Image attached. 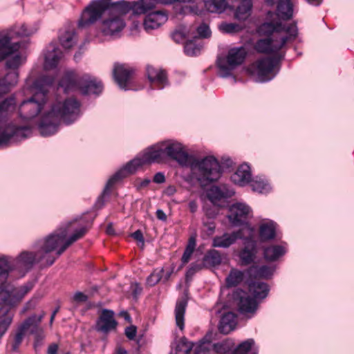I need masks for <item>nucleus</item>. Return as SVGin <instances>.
<instances>
[{"label": "nucleus", "mask_w": 354, "mask_h": 354, "mask_svg": "<svg viewBox=\"0 0 354 354\" xmlns=\"http://www.w3.org/2000/svg\"><path fill=\"white\" fill-rule=\"evenodd\" d=\"M80 103L75 97L56 100L42 118L39 132L44 136L55 133L61 121L66 124L74 122L80 114Z\"/></svg>", "instance_id": "obj_1"}, {"label": "nucleus", "mask_w": 354, "mask_h": 354, "mask_svg": "<svg viewBox=\"0 0 354 354\" xmlns=\"http://www.w3.org/2000/svg\"><path fill=\"white\" fill-rule=\"evenodd\" d=\"M86 227L76 230L65 241L67 235L66 229H59L55 233L49 235L42 243L39 250L41 255L39 261H44V265L51 266L59 256H60L71 245L82 238L87 232Z\"/></svg>", "instance_id": "obj_2"}, {"label": "nucleus", "mask_w": 354, "mask_h": 354, "mask_svg": "<svg viewBox=\"0 0 354 354\" xmlns=\"http://www.w3.org/2000/svg\"><path fill=\"white\" fill-rule=\"evenodd\" d=\"M261 30L270 34V37L259 40L255 48L258 52L268 54L277 53L288 40L294 39L297 35L295 24L286 26L281 23H264Z\"/></svg>", "instance_id": "obj_3"}, {"label": "nucleus", "mask_w": 354, "mask_h": 354, "mask_svg": "<svg viewBox=\"0 0 354 354\" xmlns=\"http://www.w3.org/2000/svg\"><path fill=\"white\" fill-rule=\"evenodd\" d=\"M10 266L8 261L3 257L0 258V304L1 306L8 308L10 311L11 308L19 305L24 297L32 289V284L28 283L21 286H15L14 285L6 283V281L8 277Z\"/></svg>", "instance_id": "obj_4"}, {"label": "nucleus", "mask_w": 354, "mask_h": 354, "mask_svg": "<svg viewBox=\"0 0 354 354\" xmlns=\"http://www.w3.org/2000/svg\"><path fill=\"white\" fill-rule=\"evenodd\" d=\"M166 160L164 142H159L147 149L142 158H136L128 162L122 169L114 174L107 182L102 195H105L110 188L119 180L133 174L139 167L152 162H163Z\"/></svg>", "instance_id": "obj_5"}, {"label": "nucleus", "mask_w": 354, "mask_h": 354, "mask_svg": "<svg viewBox=\"0 0 354 354\" xmlns=\"http://www.w3.org/2000/svg\"><path fill=\"white\" fill-rule=\"evenodd\" d=\"M53 82L54 78L50 76L41 77L35 82L32 96L23 101L19 106V112L21 118L30 120L41 111L47 101L48 88Z\"/></svg>", "instance_id": "obj_6"}, {"label": "nucleus", "mask_w": 354, "mask_h": 354, "mask_svg": "<svg viewBox=\"0 0 354 354\" xmlns=\"http://www.w3.org/2000/svg\"><path fill=\"white\" fill-rule=\"evenodd\" d=\"M59 86L64 88L65 92L80 90L83 94H99L102 92V84L96 79L88 75L78 77L73 72L64 74L59 83Z\"/></svg>", "instance_id": "obj_7"}, {"label": "nucleus", "mask_w": 354, "mask_h": 354, "mask_svg": "<svg viewBox=\"0 0 354 354\" xmlns=\"http://www.w3.org/2000/svg\"><path fill=\"white\" fill-rule=\"evenodd\" d=\"M191 169L201 185L217 180L221 176V167L218 160L214 156H207L203 159L191 160Z\"/></svg>", "instance_id": "obj_8"}, {"label": "nucleus", "mask_w": 354, "mask_h": 354, "mask_svg": "<svg viewBox=\"0 0 354 354\" xmlns=\"http://www.w3.org/2000/svg\"><path fill=\"white\" fill-rule=\"evenodd\" d=\"M281 58L282 55L277 54L273 57L259 59L251 65L250 72L259 82L270 80L274 77V68Z\"/></svg>", "instance_id": "obj_9"}, {"label": "nucleus", "mask_w": 354, "mask_h": 354, "mask_svg": "<svg viewBox=\"0 0 354 354\" xmlns=\"http://www.w3.org/2000/svg\"><path fill=\"white\" fill-rule=\"evenodd\" d=\"M109 6L107 0H95L82 12L78 22L80 28L90 26L100 19Z\"/></svg>", "instance_id": "obj_10"}, {"label": "nucleus", "mask_w": 354, "mask_h": 354, "mask_svg": "<svg viewBox=\"0 0 354 354\" xmlns=\"http://www.w3.org/2000/svg\"><path fill=\"white\" fill-rule=\"evenodd\" d=\"M246 54V50L243 47L233 48L229 50L226 59L218 61L221 76L226 77L230 75L232 71L243 62Z\"/></svg>", "instance_id": "obj_11"}, {"label": "nucleus", "mask_w": 354, "mask_h": 354, "mask_svg": "<svg viewBox=\"0 0 354 354\" xmlns=\"http://www.w3.org/2000/svg\"><path fill=\"white\" fill-rule=\"evenodd\" d=\"M164 149L166 160H175L182 166L189 164L191 158L180 142L172 140L164 141Z\"/></svg>", "instance_id": "obj_12"}, {"label": "nucleus", "mask_w": 354, "mask_h": 354, "mask_svg": "<svg viewBox=\"0 0 354 354\" xmlns=\"http://www.w3.org/2000/svg\"><path fill=\"white\" fill-rule=\"evenodd\" d=\"M40 255L39 251L36 254L30 252H23L15 260L10 261V259L4 258L8 261L10 266V271L18 270L24 275L32 268L36 262H41L44 264V261H39L38 259Z\"/></svg>", "instance_id": "obj_13"}, {"label": "nucleus", "mask_w": 354, "mask_h": 354, "mask_svg": "<svg viewBox=\"0 0 354 354\" xmlns=\"http://www.w3.org/2000/svg\"><path fill=\"white\" fill-rule=\"evenodd\" d=\"M33 32L25 26L21 25L19 27H15L6 33L0 35V50L12 44L11 48L14 50L19 49L21 42L17 39L24 37H28L32 35Z\"/></svg>", "instance_id": "obj_14"}, {"label": "nucleus", "mask_w": 354, "mask_h": 354, "mask_svg": "<svg viewBox=\"0 0 354 354\" xmlns=\"http://www.w3.org/2000/svg\"><path fill=\"white\" fill-rule=\"evenodd\" d=\"M30 129L26 127H8L0 134V147L7 146L12 142L26 138L30 135Z\"/></svg>", "instance_id": "obj_15"}, {"label": "nucleus", "mask_w": 354, "mask_h": 354, "mask_svg": "<svg viewBox=\"0 0 354 354\" xmlns=\"http://www.w3.org/2000/svg\"><path fill=\"white\" fill-rule=\"evenodd\" d=\"M250 207L245 203H236L229 209L228 218L234 225L244 223L251 216Z\"/></svg>", "instance_id": "obj_16"}, {"label": "nucleus", "mask_w": 354, "mask_h": 354, "mask_svg": "<svg viewBox=\"0 0 354 354\" xmlns=\"http://www.w3.org/2000/svg\"><path fill=\"white\" fill-rule=\"evenodd\" d=\"M10 46L12 44L0 50V61L6 59V67L15 69L24 62L25 57L17 52L19 49L14 50Z\"/></svg>", "instance_id": "obj_17"}, {"label": "nucleus", "mask_w": 354, "mask_h": 354, "mask_svg": "<svg viewBox=\"0 0 354 354\" xmlns=\"http://www.w3.org/2000/svg\"><path fill=\"white\" fill-rule=\"evenodd\" d=\"M234 300L237 301L239 310L244 313H253L256 311L257 304L254 298H252L245 292L237 290L233 295Z\"/></svg>", "instance_id": "obj_18"}, {"label": "nucleus", "mask_w": 354, "mask_h": 354, "mask_svg": "<svg viewBox=\"0 0 354 354\" xmlns=\"http://www.w3.org/2000/svg\"><path fill=\"white\" fill-rule=\"evenodd\" d=\"M251 231H248V235L245 237V248L240 252L239 257L241 261V264L247 266L250 264L256 254V243L253 239L252 233L253 230L250 228Z\"/></svg>", "instance_id": "obj_19"}, {"label": "nucleus", "mask_w": 354, "mask_h": 354, "mask_svg": "<svg viewBox=\"0 0 354 354\" xmlns=\"http://www.w3.org/2000/svg\"><path fill=\"white\" fill-rule=\"evenodd\" d=\"M251 231L250 228L245 227L231 234L225 233L221 236H216L213 240V245L218 248H228L238 239H245L244 232Z\"/></svg>", "instance_id": "obj_20"}, {"label": "nucleus", "mask_w": 354, "mask_h": 354, "mask_svg": "<svg viewBox=\"0 0 354 354\" xmlns=\"http://www.w3.org/2000/svg\"><path fill=\"white\" fill-rule=\"evenodd\" d=\"M125 26L124 20L119 16L109 15L102 23V31L105 35H113L121 31Z\"/></svg>", "instance_id": "obj_21"}, {"label": "nucleus", "mask_w": 354, "mask_h": 354, "mask_svg": "<svg viewBox=\"0 0 354 354\" xmlns=\"http://www.w3.org/2000/svg\"><path fill=\"white\" fill-rule=\"evenodd\" d=\"M133 73V70L124 65H115L113 74L115 81L120 88L127 89V86Z\"/></svg>", "instance_id": "obj_22"}, {"label": "nucleus", "mask_w": 354, "mask_h": 354, "mask_svg": "<svg viewBox=\"0 0 354 354\" xmlns=\"http://www.w3.org/2000/svg\"><path fill=\"white\" fill-rule=\"evenodd\" d=\"M114 313L112 310L104 309L97 322L96 330L98 331L107 333L111 330L115 329L117 322L114 319Z\"/></svg>", "instance_id": "obj_23"}, {"label": "nucleus", "mask_w": 354, "mask_h": 354, "mask_svg": "<svg viewBox=\"0 0 354 354\" xmlns=\"http://www.w3.org/2000/svg\"><path fill=\"white\" fill-rule=\"evenodd\" d=\"M167 20V15L161 11L151 12L145 17L143 24L144 28L146 31L149 32L159 28Z\"/></svg>", "instance_id": "obj_24"}, {"label": "nucleus", "mask_w": 354, "mask_h": 354, "mask_svg": "<svg viewBox=\"0 0 354 354\" xmlns=\"http://www.w3.org/2000/svg\"><path fill=\"white\" fill-rule=\"evenodd\" d=\"M44 316V312H42L39 316L32 315L25 319L19 326L25 331L26 333L27 332H30L31 334L40 335L43 330L39 324Z\"/></svg>", "instance_id": "obj_25"}, {"label": "nucleus", "mask_w": 354, "mask_h": 354, "mask_svg": "<svg viewBox=\"0 0 354 354\" xmlns=\"http://www.w3.org/2000/svg\"><path fill=\"white\" fill-rule=\"evenodd\" d=\"M234 194V192L225 185L213 186L207 191V196L213 204L216 205L222 199L231 197Z\"/></svg>", "instance_id": "obj_26"}, {"label": "nucleus", "mask_w": 354, "mask_h": 354, "mask_svg": "<svg viewBox=\"0 0 354 354\" xmlns=\"http://www.w3.org/2000/svg\"><path fill=\"white\" fill-rule=\"evenodd\" d=\"M266 2L270 6L277 3V14L279 18L288 20L292 17L293 8L290 0H266Z\"/></svg>", "instance_id": "obj_27"}, {"label": "nucleus", "mask_w": 354, "mask_h": 354, "mask_svg": "<svg viewBox=\"0 0 354 354\" xmlns=\"http://www.w3.org/2000/svg\"><path fill=\"white\" fill-rule=\"evenodd\" d=\"M107 1L109 6L106 11H108L109 15L119 16L122 18V16L127 14L130 10H133V3L131 4L125 1L117 2H111V0Z\"/></svg>", "instance_id": "obj_28"}, {"label": "nucleus", "mask_w": 354, "mask_h": 354, "mask_svg": "<svg viewBox=\"0 0 354 354\" xmlns=\"http://www.w3.org/2000/svg\"><path fill=\"white\" fill-rule=\"evenodd\" d=\"M62 56L61 50L53 45H50L44 55V68L50 70L55 68Z\"/></svg>", "instance_id": "obj_29"}, {"label": "nucleus", "mask_w": 354, "mask_h": 354, "mask_svg": "<svg viewBox=\"0 0 354 354\" xmlns=\"http://www.w3.org/2000/svg\"><path fill=\"white\" fill-rule=\"evenodd\" d=\"M232 180L241 186L245 185L250 181V168L247 164L240 165L231 176Z\"/></svg>", "instance_id": "obj_30"}, {"label": "nucleus", "mask_w": 354, "mask_h": 354, "mask_svg": "<svg viewBox=\"0 0 354 354\" xmlns=\"http://www.w3.org/2000/svg\"><path fill=\"white\" fill-rule=\"evenodd\" d=\"M147 74L148 79L151 83L159 84L162 88L167 81V76L163 70L156 68L152 66H147Z\"/></svg>", "instance_id": "obj_31"}, {"label": "nucleus", "mask_w": 354, "mask_h": 354, "mask_svg": "<svg viewBox=\"0 0 354 354\" xmlns=\"http://www.w3.org/2000/svg\"><path fill=\"white\" fill-rule=\"evenodd\" d=\"M236 324V317L235 314L232 312H227L221 319L219 330L221 333L227 334L234 329Z\"/></svg>", "instance_id": "obj_32"}, {"label": "nucleus", "mask_w": 354, "mask_h": 354, "mask_svg": "<svg viewBox=\"0 0 354 354\" xmlns=\"http://www.w3.org/2000/svg\"><path fill=\"white\" fill-rule=\"evenodd\" d=\"M15 313L8 308H0V339L8 330L12 322Z\"/></svg>", "instance_id": "obj_33"}, {"label": "nucleus", "mask_w": 354, "mask_h": 354, "mask_svg": "<svg viewBox=\"0 0 354 354\" xmlns=\"http://www.w3.org/2000/svg\"><path fill=\"white\" fill-rule=\"evenodd\" d=\"M272 273V268L267 266L261 267L252 266L248 270V274L251 279H267L269 278Z\"/></svg>", "instance_id": "obj_34"}, {"label": "nucleus", "mask_w": 354, "mask_h": 354, "mask_svg": "<svg viewBox=\"0 0 354 354\" xmlns=\"http://www.w3.org/2000/svg\"><path fill=\"white\" fill-rule=\"evenodd\" d=\"M252 7V3L251 0H241L236 10L235 18L239 21L247 19L250 15Z\"/></svg>", "instance_id": "obj_35"}, {"label": "nucleus", "mask_w": 354, "mask_h": 354, "mask_svg": "<svg viewBox=\"0 0 354 354\" xmlns=\"http://www.w3.org/2000/svg\"><path fill=\"white\" fill-rule=\"evenodd\" d=\"M158 3H160L159 0H140L133 2V12L136 15L144 14L153 9Z\"/></svg>", "instance_id": "obj_36"}, {"label": "nucleus", "mask_w": 354, "mask_h": 354, "mask_svg": "<svg viewBox=\"0 0 354 354\" xmlns=\"http://www.w3.org/2000/svg\"><path fill=\"white\" fill-rule=\"evenodd\" d=\"M250 292L256 299H264L268 292V285L263 282H252L249 284Z\"/></svg>", "instance_id": "obj_37"}, {"label": "nucleus", "mask_w": 354, "mask_h": 354, "mask_svg": "<svg viewBox=\"0 0 354 354\" xmlns=\"http://www.w3.org/2000/svg\"><path fill=\"white\" fill-rule=\"evenodd\" d=\"M275 224L272 221L263 223L259 227V236L262 241L270 240L275 236Z\"/></svg>", "instance_id": "obj_38"}, {"label": "nucleus", "mask_w": 354, "mask_h": 354, "mask_svg": "<svg viewBox=\"0 0 354 354\" xmlns=\"http://www.w3.org/2000/svg\"><path fill=\"white\" fill-rule=\"evenodd\" d=\"M245 277L243 272L232 268L230 270L229 274L225 279V283L227 287H234L240 284Z\"/></svg>", "instance_id": "obj_39"}, {"label": "nucleus", "mask_w": 354, "mask_h": 354, "mask_svg": "<svg viewBox=\"0 0 354 354\" xmlns=\"http://www.w3.org/2000/svg\"><path fill=\"white\" fill-rule=\"evenodd\" d=\"M204 6L206 10L210 12L221 13L226 7V0H205Z\"/></svg>", "instance_id": "obj_40"}, {"label": "nucleus", "mask_w": 354, "mask_h": 354, "mask_svg": "<svg viewBox=\"0 0 354 354\" xmlns=\"http://www.w3.org/2000/svg\"><path fill=\"white\" fill-rule=\"evenodd\" d=\"M186 306L187 301L185 299H181L177 302L175 308L176 323L180 330L184 328V315Z\"/></svg>", "instance_id": "obj_41"}, {"label": "nucleus", "mask_w": 354, "mask_h": 354, "mask_svg": "<svg viewBox=\"0 0 354 354\" xmlns=\"http://www.w3.org/2000/svg\"><path fill=\"white\" fill-rule=\"evenodd\" d=\"M285 254V250L280 245H271L264 249V257L268 261H274Z\"/></svg>", "instance_id": "obj_42"}, {"label": "nucleus", "mask_w": 354, "mask_h": 354, "mask_svg": "<svg viewBox=\"0 0 354 354\" xmlns=\"http://www.w3.org/2000/svg\"><path fill=\"white\" fill-rule=\"evenodd\" d=\"M17 82L18 73L16 71L8 73L3 80L0 79V86L3 89L1 92H6L10 86L16 85Z\"/></svg>", "instance_id": "obj_43"}, {"label": "nucleus", "mask_w": 354, "mask_h": 354, "mask_svg": "<svg viewBox=\"0 0 354 354\" xmlns=\"http://www.w3.org/2000/svg\"><path fill=\"white\" fill-rule=\"evenodd\" d=\"M222 258L218 251L209 250L204 257V262L207 266H216L221 264Z\"/></svg>", "instance_id": "obj_44"}, {"label": "nucleus", "mask_w": 354, "mask_h": 354, "mask_svg": "<svg viewBox=\"0 0 354 354\" xmlns=\"http://www.w3.org/2000/svg\"><path fill=\"white\" fill-rule=\"evenodd\" d=\"M61 45L65 48H70L76 43V35L73 30L66 31L59 37Z\"/></svg>", "instance_id": "obj_45"}, {"label": "nucleus", "mask_w": 354, "mask_h": 354, "mask_svg": "<svg viewBox=\"0 0 354 354\" xmlns=\"http://www.w3.org/2000/svg\"><path fill=\"white\" fill-rule=\"evenodd\" d=\"M197 38L194 41L189 40L185 43V52L189 56L196 55L200 53L202 46L196 43Z\"/></svg>", "instance_id": "obj_46"}, {"label": "nucleus", "mask_w": 354, "mask_h": 354, "mask_svg": "<svg viewBox=\"0 0 354 354\" xmlns=\"http://www.w3.org/2000/svg\"><path fill=\"white\" fill-rule=\"evenodd\" d=\"M25 331L19 326L12 336L11 348L13 351H17L25 336Z\"/></svg>", "instance_id": "obj_47"}, {"label": "nucleus", "mask_w": 354, "mask_h": 354, "mask_svg": "<svg viewBox=\"0 0 354 354\" xmlns=\"http://www.w3.org/2000/svg\"><path fill=\"white\" fill-rule=\"evenodd\" d=\"M254 344V339H248L241 342L230 354H246Z\"/></svg>", "instance_id": "obj_48"}, {"label": "nucleus", "mask_w": 354, "mask_h": 354, "mask_svg": "<svg viewBox=\"0 0 354 354\" xmlns=\"http://www.w3.org/2000/svg\"><path fill=\"white\" fill-rule=\"evenodd\" d=\"M164 269H155L147 279V283L149 286H153L157 284L162 277Z\"/></svg>", "instance_id": "obj_49"}, {"label": "nucleus", "mask_w": 354, "mask_h": 354, "mask_svg": "<svg viewBox=\"0 0 354 354\" xmlns=\"http://www.w3.org/2000/svg\"><path fill=\"white\" fill-rule=\"evenodd\" d=\"M250 186L254 192L259 193H267L270 189L269 184L262 180L252 181Z\"/></svg>", "instance_id": "obj_50"}, {"label": "nucleus", "mask_w": 354, "mask_h": 354, "mask_svg": "<svg viewBox=\"0 0 354 354\" xmlns=\"http://www.w3.org/2000/svg\"><path fill=\"white\" fill-rule=\"evenodd\" d=\"M15 104L14 97L2 99L0 97V111H8Z\"/></svg>", "instance_id": "obj_51"}, {"label": "nucleus", "mask_w": 354, "mask_h": 354, "mask_svg": "<svg viewBox=\"0 0 354 354\" xmlns=\"http://www.w3.org/2000/svg\"><path fill=\"white\" fill-rule=\"evenodd\" d=\"M221 28L227 33L239 32L241 29L239 25L234 23L223 24L221 25Z\"/></svg>", "instance_id": "obj_52"}, {"label": "nucleus", "mask_w": 354, "mask_h": 354, "mask_svg": "<svg viewBox=\"0 0 354 354\" xmlns=\"http://www.w3.org/2000/svg\"><path fill=\"white\" fill-rule=\"evenodd\" d=\"M192 349V346L187 342H182L176 347V354H188Z\"/></svg>", "instance_id": "obj_53"}, {"label": "nucleus", "mask_w": 354, "mask_h": 354, "mask_svg": "<svg viewBox=\"0 0 354 354\" xmlns=\"http://www.w3.org/2000/svg\"><path fill=\"white\" fill-rule=\"evenodd\" d=\"M195 248V243H193L192 246H187L183 257H182V262L183 263H187L189 260L190 259V257L194 252Z\"/></svg>", "instance_id": "obj_54"}, {"label": "nucleus", "mask_w": 354, "mask_h": 354, "mask_svg": "<svg viewBox=\"0 0 354 354\" xmlns=\"http://www.w3.org/2000/svg\"><path fill=\"white\" fill-rule=\"evenodd\" d=\"M38 301V299L36 297L32 298L29 300L21 309V313L25 314L28 310L35 308Z\"/></svg>", "instance_id": "obj_55"}, {"label": "nucleus", "mask_w": 354, "mask_h": 354, "mask_svg": "<svg viewBox=\"0 0 354 354\" xmlns=\"http://www.w3.org/2000/svg\"><path fill=\"white\" fill-rule=\"evenodd\" d=\"M197 32L200 37H207L210 35V30L206 24H202L197 28Z\"/></svg>", "instance_id": "obj_56"}, {"label": "nucleus", "mask_w": 354, "mask_h": 354, "mask_svg": "<svg viewBox=\"0 0 354 354\" xmlns=\"http://www.w3.org/2000/svg\"><path fill=\"white\" fill-rule=\"evenodd\" d=\"M137 333V328L135 326H130L125 329V335L129 339H133Z\"/></svg>", "instance_id": "obj_57"}, {"label": "nucleus", "mask_w": 354, "mask_h": 354, "mask_svg": "<svg viewBox=\"0 0 354 354\" xmlns=\"http://www.w3.org/2000/svg\"><path fill=\"white\" fill-rule=\"evenodd\" d=\"M202 268V266L201 264H192L191 267L187 272V276H192L197 271L200 270Z\"/></svg>", "instance_id": "obj_58"}, {"label": "nucleus", "mask_w": 354, "mask_h": 354, "mask_svg": "<svg viewBox=\"0 0 354 354\" xmlns=\"http://www.w3.org/2000/svg\"><path fill=\"white\" fill-rule=\"evenodd\" d=\"M131 236L138 242L141 243L142 245H144V237L142 232L140 230L133 232L131 234Z\"/></svg>", "instance_id": "obj_59"}, {"label": "nucleus", "mask_w": 354, "mask_h": 354, "mask_svg": "<svg viewBox=\"0 0 354 354\" xmlns=\"http://www.w3.org/2000/svg\"><path fill=\"white\" fill-rule=\"evenodd\" d=\"M74 300L77 302H84L87 300L88 297L82 292H78L74 295Z\"/></svg>", "instance_id": "obj_60"}, {"label": "nucleus", "mask_w": 354, "mask_h": 354, "mask_svg": "<svg viewBox=\"0 0 354 354\" xmlns=\"http://www.w3.org/2000/svg\"><path fill=\"white\" fill-rule=\"evenodd\" d=\"M153 181L156 183H162L165 181V175L162 173L158 172L155 174Z\"/></svg>", "instance_id": "obj_61"}, {"label": "nucleus", "mask_w": 354, "mask_h": 354, "mask_svg": "<svg viewBox=\"0 0 354 354\" xmlns=\"http://www.w3.org/2000/svg\"><path fill=\"white\" fill-rule=\"evenodd\" d=\"M184 37V35L180 31H175L172 34V38L176 42H180Z\"/></svg>", "instance_id": "obj_62"}, {"label": "nucleus", "mask_w": 354, "mask_h": 354, "mask_svg": "<svg viewBox=\"0 0 354 354\" xmlns=\"http://www.w3.org/2000/svg\"><path fill=\"white\" fill-rule=\"evenodd\" d=\"M150 182H151V180L149 178H145L142 180L138 181V184H137L138 189H142V188L146 187L147 186L149 185Z\"/></svg>", "instance_id": "obj_63"}, {"label": "nucleus", "mask_w": 354, "mask_h": 354, "mask_svg": "<svg viewBox=\"0 0 354 354\" xmlns=\"http://www.w3.org/2000/svg\"><path fill=\"white\" fill-rule=\"evenodd\" d=\"M156 214L157 218L159 220L163 221L167 220V215L162 209H158L156 211Z\"/></svg>", "instance_id": "obj_64"}]
</instances>
